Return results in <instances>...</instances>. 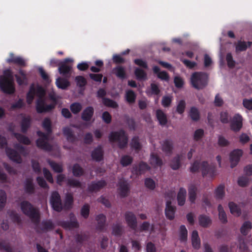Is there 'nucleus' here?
Listing matches in <instances>:
<instances>
[{"label":"nucleus","instance_id":"c03bdc74","mask_svg":"<svg viewBox=\"0 0 252 252\" xmlns=\"http://www.w3.org/2000/svg\"><path fill=\"white\" fill-rule=\"evenodd\" d=\"M224 185H220L215 190V197L217 199H222L225 195Z\"/></svg>","mask_w":252,"mask_h":252},{"label":"nucleus","instance_id":"79ce46f5","mask_svg":"<svg viewBox=\"0 0 252 252\" xmlns=\"http://www.w3.org/2000/svg\"><path fill=\"white\" fill-rule=\"evenodd\" d=\"M189 116L191 119L195 122L198 121L200 119V113L197 108L192 107L190 108Z\"/></svg>","mask_w":252,"mask_h":252},{"label":"nucleus","instance_id":"423d86ee","mask_svg":"<svg viewBox=\"0 0 252 252\" xmlns=\"http://www.w3.org/2000/svg\"><path fill=\"white\" fill-rule=\"evenodd\" d=\"M208 75L202 72H195L191 76L190 82L192 87L197 90L203 89L208 83Z\"/></svg>","mask_w":252,"mask_h":252},{"label":"nucleus","instance_id":"603ef678","mask_svg":"<svg viewBox=\"0 0 252 252\" xmlns=\"http://www.w3.org/2000/svg\"><path fill=\"white\" fill-rule=\"evenodd\" d=\"M102 102L105 106L107 107H109L112 108H117L118 107V103L114 100L109 98H103Z\"/></svg>","mask_w":252,"mask_h":252},{"label":"nucleus","instance_id":"b1692460","mask_svg":"<svg viewBox=\"0 0 252 252\" xmlns=\"http://www.w3.org/2000/svg\"><path fill=\"white\" fill-rule=\"evenodd\" d=\"M63 134L66 137V140L70 142L74 143L76 140V137L73 133L72 129L69 127L63 128Z\"/></svg>","mask_w":252,"mask_h":252},{"label":"nucleus","instance_id":"69168bd1","mask_svg":"<svg viewBox=\"0 0 252 252\" xmlns=\"http://www.w3.org/2000/svg\"><path fill=\"white\" fill-rule=\"evenodd\" d=\"M172 97L170 96H163L161 100V104L164 107H168L172 102Z\"/></svg>","mask_w":252,"mask_h":252},{"label":"nucleus","instance_id":"5701e85b","mask_svg":"<svg viewBox=\"0 0 252 252\" xmlns=\"http://www.w3.org/2000/svg\"><path fill=\"white\" fill-rule=\"evenodd\" d=\"M96 220L97 221V224L96 227V229L100 231H102L105 228L106 220V216L102 214H99L96 216Z\"/></svg>","mask_w":252,"mask_h":252},{"label":"nucleus","instance_id":"f03ea898","mask_svg":"<svg viewBox=\"0 0 252 252\" xmlns=\"http://www.w3.org/2000/svg\"><path fill=\"white\" fill-rule=\"evenodd\" d=\"M20 208L23 213L28 217L33 223L36 225L39 224L40 219L39 212L29 201H22L20 203Z\"/></svg>","mask_w":252,"mask_h":252},{"label":"nucleus","instance_id":"4d7b16f0","mask_svg":"<svg viewBox=\"0 0 252 252\" xmlns=\"http://www.w3.org/2000/svg\"><path fill=\"white\" fill-rule=\"evenodd\" d=\"M77 85L80 88L84 87L87 84L86 79L82 76H77L75 78Z\"/></svg>","mask_w":252,"mask_h":252},{"label":"nucleus","instance_id":"e433bc0d","mask_svg":"<svg viewBox=\"0 0 252 252\" xmlns=\"http://www.w3.org/2000/svg\"><path fill=\"white\" fill-rule=\"evenodd\" d=\"M13 135L20 143L26 145H29L31 143L30 139L26 136L17 132H13Z\"/></svg>","mask_w":252,"mask_h":252},{"label":"nucleus","instance_id":"20e7f679","mask_svg":"<svg viewBox=\"0 0 252 252\" xmlns=\"http://www.w3.org/2000/svg\"><path fill=\"white\" fill-rule=\"evenodd\" d=\"M111 143L117 142L118 147L121 149L126 148L128 143V136L124 129L112 131L108 136Z\"/></svg>","mask_w":252,"mask_h":252},{"label":"nucleus","instance_id":"39448f33","mask_svg":"<svg viewBox=\"0 0 252 252\" xmlns=\"http://www.w3.org/2000/svg\"><path fill=\"white\" fill-rule=\"evenodd\" d=\"M201 167L202 176L205 177L209 175L211 177L214 176L215 169L213 166H210L207 161H203L201 163L198 160H195L191 165L190 171L192 173L197 172Z\"/></svg>","mask_w":252,"mask_h":252},{"label":"nucleus","instance_id":"7c9ffc66","mask_svg":"<svg viewBox=\"0 0 252 252\" xmlns=\"http://www.w3.org/2000/svg\"><path fill=\"white\" fill-rule=\"evenodd\" d=\"M150 164L154 167H160L163 164V161L157 154L152 153L150 158Z\"/></svg>","mask_w":252,"mask_h":252},{"label":"nucleus","instance_id":"c9c22d12","mask_svg":"<svg viewBox=\"0 0 252 252\" xmlns=\"http://www.w3.org/2000/svg\"><path fill=\"white\" fill-rule=\"evenodd\" d=\"M113 73L116 76L122 79H124L126 78V73L124 67L118 65L115 67L113 69Z\"/></svg>","mask_w":252,"mask_h":252},{"label":"nucleus","instance_id":"6e6d98bb","mask_svg":"<svg viewBox=\"0 0 252 252\" xmlns=\"http://www.w3.org/2000/svg\"><path fill=\"white\" fill-rule=\"evenodd\" d=\"M123 232V226L120 224L116 223L112 227V234L115 236H121Z\"/></svg>","mask_w":252,"mask_h":252},{"label":"nucleus","instance_id":"6ab92c4d","mask_svg":"<svg viewBox=\"0 0 252 252\" xmlns=\"http://www.w3.org/2000/svg\"><path fill=\"white\" fill-rule=\"evenodd\" d=\"M173 150V142L170 139H166L161 144V150L168 156L172 153Z\"/></svg>","mask_w":252,"mask_h":252},{"label":"nucleus","instance_id":"5fc2aeb1","mask_svg":"<svg viewBox=\"0 0 252 252\" xmlns=\"http://www.w3.org/2000/svg\"><path fill=\"white\" fill-rule=\"evenodd\" d=\"M133 161V158L127 155H125L121 158L120 163L124 167L130 165Z\"/></svg>","mask_w":252,"mask_h":252},{"label":"nucleus","instance_id":"4c0bfd02","mask_svg":"<svg viewBox=\"0 0 252 252\" xmlns=\"http://www.w3.org/2000/svg\"><path fill=\"white\" fill-rule=\"evenodd\" d=\"M181 159L182 156L177 155L171 160L170 165L173 170H176L180 167Z\"/></svg>","mask_w":252,"mask_h":252},{"label":"nucleus","instance_id":"f3484780","mask_svg":"<svg viewBox=\"0 0 252 252\" xmlns=\"http://www.w3.org/2000/svg\"><path fill=\"white\" fill-rule=\"evenodd\" d=\"M91 157L94 160L100 162L103 159L104 151L101 145H98L95 148L91 153Z\"/></svg>","mask_w":252,"mask_h":252},{"label":"nucleus","instance_id":"09e8293b","mask_svg":"<svg viewBox=\"0 0 252 252\" xmlns=\"http://www.w3.org/2000/svg\"><path fill=\"white\" fill-rule=\"evenodd\" d=\"M48 163L54 172L56 173H62L63 171V168L61 164L51 160H48Z\"/></svg>","mask_w":252,"mask_h":252},{"label":"nucleus","instance_id":"e2e57ef3","mask_svg":"<svg viewBox=\"0 0 252 252\" xmlns=\"http://www.w3.org/2000/svg\"><path fill=\"white\" fill-rule=\"evenodd\" d=\"M9 217L13 222L20 224L21 223V219L19 215L14 211L10 212Z\"/></svg>","mask_w":252,"mask_h":252},{"label":"nucleus","instance_id":"1a4fd4ad","mask_svg":"<svg viewBox=\"0 0 252 252\" xmlns=\"http://www.w3.org/2000/svg\"><path fill=\"white\" fill-rule=\"evenodd\" d=\"M50 203L54 211L57 212H61L63 210V205L61 195L57 191L52 192L50 198Z\"/></svg>","mask_w":252,"mask_h":252},{"label":"nucleus","instance_id":"ddd939ff","mask_svg":"<svg viewBox=\"0 0 252 252\" xmlns=\"http://www.w3.org/2000/svg\"><path fill=\"white\" fill-rule=\"evenodd\" d=\"M242 117L240 114H235L230 123L231 129L235 132L239 131L242 127Z\"/></svg>","mask_w":252,"mask_h":252},{"label":"nucleus","instance_id":"f8f14e48","mask_svg":"<svg viewBox=\"0 0 252 252\" xmlns=\"http://www.w3.org/2000/svg\"><path fill=\"white\" fill-rule=\"evenodd\" d=\"M125 219L128 226L135 231L137 227V220L135 214L130 211H126L125 214Z\"/></svg>","mask_w":252,"mask_h":252},{"label":"nucleus","instance_id":"0e129e2a","mask_svg":"<svg viewBox=\"0 0 252 252\" xmlns=\"http://www.w3.org/2000/svg\"><path fill=\"white\" fill-rule=\"evenodd\" d=\"M126 122L127 125L129 129L130 130H135L136 128V124L133 118H129L128 116H126Z\"/></svg>","mask_w":252,"mask_h":252},{"label":"nucleus","instance_id":"4468645a","mask_svg":"<svg viewBox=\"0 0 252 252\" xmlns=\"http://www.w3.org/2000/svg\"><path fill=\"white\" fill-rule=\"evenodd\" d=\"M150 169L149 165L144 161H141L138 165H133L132 169L133 174L139 176L144 173Z\"/></svg>","mask_w":252,"mask_h":252},{"label":"nucleus","instance_id":"a878e982","mask_svg":"<svg viewBox=\"0 0 252 252\" xmlns=\"http://www.w3.org/2000/svg\"><path fill=\"white\" fill-rule=\"evenodd\" d=\"M199 225L204 227H208L212 223V220L210 217L206 215H200L198 217Z\"/></svg>","mask_w":252,"mask_h":252},{"label":"nucleus","instance_id":"a211bd4d","mask_svg":"<svg viewBox=\"0 0 252 252\" xmlns=\"http://www.w3.org/2000/svg\"><path fill=\"white\" fill-rule=\"evenodd\" d=\"M5 152L7 157L11 160L17 163H21L22 162V158L16 150L12 148L7 147L5 149Z\"/></svg>","mask_w":252,"mask_h":252},{"label":"nucleus","instance_id":"13d9d810","mask_svg":"<svg viewBox=\"0 0 252 252\" xmlns=\"http://www.w3.org/2000/svg\"><path fill=\"white\" fill-rule=\"evenodd\" d=\"M218 144L220 147H224L228 146L230 144V142L224 136L219 135L218 137Z\"/></svg>","mask_w":252,"mask_h":252},{"label":"nucleus","instance_id":"a18cd8bd","mask_svg":"<svg viewBox=\"0 0 252 252\" xmlns=\"http://www.w3.org/2000/svg\"><path fill=\"white\" fill-rule=\"evenodd\" d=\"M35 94V88L32 85L30 88V90L27 94V102L30 105L32 103Z\"/></svg>","mask_w":252,"mask_h":252},{"label":"nucleus","instance_id":"0eeeda50","mask_svg":"<svg viewBox=\"0 0 252 252\" xmlns=\"http://www.w3.org/2000/svg\"><path fill=\"white\" fill-rule=\"evenodd\" d=\"M4 76L0 77V87L4 93L12 94L15 92V88L12 81L9 79V77L11 76L10 70H5L4 72Z\"/></svg>","mask_w":252,"mask_h":252},{"label":"nucleus","instance_id":"2eb2a0df","mask_svg":"<svg viewBox=\"0 0 252 252\" xmlns=\"http://www.w3.org/2000/svg\"><path fill=\"white\" fill-rule=\"evenodd\" d=\"M107 185V183L105 180H101L97 182H92L88 187V189L90 192H97L103 189Z\"/></svg>","mask_w":252,"mask_h":252},{"label":"nucleus","instance_id":"473e14b6","mask_svg":"<svg viewBox=\"0 0 252 252\" xmlns=\"http://www.w3.org/2000/svg\"><path fill=\"white\" fill-rule=\"evenodd\" d=\"M31 125V119L30 117H24L21 122V131L26 133Z\"/></svg>","mask_w":252,"mask_h":252},{"label":"nucleus","instance_id":"4be33fe9","mask_svg":"<svg viewBox=\"0 0 252 252\" xmlns=\"http://www.w3.org/2000/svg\"><path fill=\"white\" fill-rule=\"evenodd\" d=\"M176 208L171 205V201H167L166 204V208L165 210V214L166 218L170 220H172L175 217Z\"/></svg>","mask_w":252,"mask_h":252},{"label":"nucleus","instance_id":"393cba45","mask_svg":"<svg viewBox=\"0 0 252 252\" xmlns=\"http://www.w3.org/2000/svg\"><path fill=\"white\" fill-rule=\"evenodd\" d=\"M8 63H13L20 66H25L26 63L25 60L20 57L14 56L13 54H11L10 58L7 60Z\"/></svg>","mask_w":252,"mask_h":252},{"label":"nucleus","instance_id":"9b49d317","mask_svg":"<svg viewBox=\"0 0 252 252\" xmlns=\"http://www.w3.org/2000/svg\"><path fill=\"white\" fill-rule=\"evenodd\" d=\"M243 154V150L239 149H234L230 153L229 160L231 168H233L237 165Z\"/></svg>","mask_w":252,"mask_h":252},{"label":"nucleus","instance_id":"f704fd0d","mask_svg":"<svg viewBox=\"0 0 252 252\" xmlns=\"http://www.w3.org/2000/svg\"><path fill=\"white\" fill-rule=\"evenodd\" d=\"M188 190L189 200L191 203H194L196 198L197 188L194 185H191L189 186Z\"/></svg>","mask_w":252,"mask_h":252},{"label":"nucleus","instance_id":"37998d69","mask_svg":"<svg viewBox=\"0 0 252 252\" xmlns=\"http://www.w3.org/2000/svg\"><path fill=\"white\" fill-rule=\"evenodd\" d=\"M134 75L137 80H145L147 79L146 72L140 68L137 67L134 70Z\"/></svg>","mask_w":252,"mask_h":252},{"label":"nucleus","instance_id":"052dcab7","mask_svg":"<svg viewBox=\"0 0 252 252\" xmlns=\"http://www.w3.org/2000/svg\"><path fill=\"white\" fill-rule=\"evenodd\" d=\"M90 214V206L88 204L84 205L81 209V215L85 219L89 217Z\"/></svg>","mask_w":252,"mask_h":252},{"label":"nucleus","instance_id":"338daca9","mask_svg":"<svg viewBox=\"0 0 252 252\" xmlns=\"http://www.w3.org/2000/svg\"><path fill=\"white\" fill-rule=\"evenodd\" d=\"M186 108V102L184 100L179 101L176 108V111L180 114H183Z\"/></svg>","mask_w":252,"mask_h":252},{"label":"nucleus","instance_id":"aec40b11","mask_svg":"<svg viewBox=\"0 0 252 252\" xmlns=\"http://www.w3.org/2000/svg\"><path fill=\"white\" fill-rule=\"evenodd\" d=\"M94 114V109L92 106H88L85 108L81 114V119L85 122L91 120Z\"/></svg>","mask_w":252,"mask_h":252},{"label":"nucleus","instance_id":"f257e3e1","mask_svg":"<svg viewBox=\"0 0 252 252\" xmlns=\"http://www.w3.org/2000/svg\"><path fill=\"white\" fill-rule=\"evenodd\" d=\"M42 126L46 131V133L38 130L36 132L39 137L36 141V146L44 151L51 152L53 150L52 146L48 142L49 135L52 132V123L50 119L46 118L43 121Z\"/></svg>","mask_w":252,"mask_h":252},{"label":"nucleus","instance_id":"3c124183","mask_svg":"<svg viewBox=\"0 0 252 252\" xmlns=\"http://www.w3.org/2000/svg\"><path fill=\"white\" fill-rule=\"evenodd\" d=\"M188 230L184 225H181L180 227V240L181 242H186L187 240Z\"/></svg>","mask_w":252,"mask_h":252},{"label":"nucleus","instance_id":"680f3d73","mask_svg":"<svg viewBox=\"0 0 252 252\" xmlns=\"http://www.w3.org/2000/svg\"><path fill=\"white\" fill-rule=\"evenodd\" d=\"M6 200V195L5 192L0 190V210L3 209L5 205Z\"/></svg>","mask_w":252,"mask_h":252},{"label":"nucleus","instance_id":"bf43d9fd","mask_svg":"<svg viewBox=\"0 0 252 252\" xmlns=\"http://www.w3.org/2000/svg\"><path fill=\"white\" fill-rule=\"evenodd\" d=\"M131 148L137 151L141 149V145L139 141V138L137 136L133 137L131 143Z\"/></svg>","mask_w":252,"mask_h":252},{"label":"nucleus","instance_id":"8fccbe9b","mask_svg":"<svg viewBox=\"0 0 252 252\" xmlns=\"http://www.w3.org/2000/svg\"><path fill=\"white\" fill-rule=\"evenodd\" d=\"M72 173L75 177H80L83 175L84 170L79 164L76 163L73 166Z\"/></svg>","mask_w":252,"mask_h":252},{"label":"nucleus","instance_id":"412c9836","mask_svg":"<svg viewBox=\"0 0 252 252\" xmlns=\"http://www.w3.org/2000/svg\"><path fill=\"white\" fill-rule=\"evenodd\" d=\"M54 225L51 220H43L38 227V231L46 232L53 229Z\"/></svg>","mask_w":252,"mask_h":252},{"label":"nucleus","instance_id":"c756f323","mask_svg":"<svg viewBox=\"0 0 252 252\" xmlns=\"http://www.w3.org/2000/svg\"><path fill=\"white\" fill-rule=\"evenodd\" d=\"M187 191L183 188H181L177 194V199L179 206H183L186 201Z\"/></svg>","mask_w":252,"mask_h":252},{"label":"nucleus","instance_id":"72a5a7b5","mask_svg":"<svg viewBox=\"0 0 252 252\" xmlns=\"http://www.w3.org/2000/svg\"><path fill=\"white\" fill-rule=\"evenodd\" d=\"M24 189L26 192L29 194H32L34 193L35 188L31 179L28 178L26 180Z\"/></svg>","mask_w":252,"mask_h":252},{"label":"nucleus","instance_id":"dca6fc26","mask_svg":"<svg viewBox=\"0 0 252 252\" xmlns=\"http://www.w3.org/2000/svg\"><path fill=\"white\" fill-rule=\"evenodd\" d=\"M119 193L121 197L124 198L127 196L129 192V187L127 182L125 180H121L118 183Z\"/></svg>","mask_w":252,"mask_h":252},{"label":"nucleus","instance_id":"cd10ccee","mask_svg":"<svg viewBox=\"0 0 252 252\" xmlns=\"http://www.w3.org/2000/svg\"><path fill=\"white\" fill-rule=\"evenodd\" d=\"M252 42L248 41L247 42L245 41H242L239 40L235 45V50L236 52H242L246 51L248 47L251 46Z\"/></svg>","mask_w":252,"mask_h":252},{"label":"nucleus","instance_id":"ea45409f","mask_svg":"<svg viewBox=\"0 0 252 252\" xmlns=\"http://www.w3.org/2000/svg\"><path fill=\"white\" fill-rule=\"evenodd\" d=\"M252 228V224L251 221H246L240 228V232L244 236H246Z\"/></svg>","mask_w":252,"mask_h":252},{"label":"nucleus","instance_id":"6e6552de","mask_svg":"<svg viewBox=\"0 0 252 252\" xmlns=\"http://www.w3.org/2000/svg\"><path fill=\"white\" fill-rule=\"evenodd\" d=\"M73 60L70 58H65L59 63L58 68L60 74L66 78H69L72 69Z\"/></svg>","mask_w":252,"mask_h":252},{"label":"nucleus","instance_id":"49530a36","mask_svg":"<svg viewBox=\"0 0 252 252\" xmlns=\"http://www.w3.org/2000/svg\"><path fill=\"white\" fill-rule=\"evenodd\" d=\"M136 95L131 90H128L126 93V99L130 104L134 103L135 101Z\"/></svg>","mask_w":252,"mask_h":252},{"label":"nucleus","instance_id":"9d476101","mask_svg":"<svg viewBox=\"0 0 252 252\" xmlns=\"http://www.w3.org/2000/svg\"><path fill=\"white\" fill-rule=\"evenodd\" d=\"M70 220H62L59 222V225L65 229H72L79 227V223L73 213L69 214Z\"/></svg>","mask_w":252,"mask_h":252},{"label":"nucleus","instance_id":"2f4dec72","mask_svg":"<svg viewBox=\"0 0 252 252\" xmlns=\"http://www.w3.org/2000/svg\"><path fill=\"white\" fill-rule=\"evenodd\" d=\"M156 117L160 125L164 126L167 123L166 115L160 109L156 111Z\"/></svg>","mask_w":252,"mask_h":252},{"label":"nucleus","instance_id":"de8ad7c7","mask_svg":"<svg viewBox=\"0 0 252 252\" xmlns=\"http://www.w3.org/2000/svg\"><path fill=\"white\" fill-rule=\"evenodd\" d=\"M219 211V218L222 223H226L227 222L226 215L221 205L219 204L218 207Z\"/></svg>","mask_w":252,"mask_h":252},{"label":"nucleus","instance_id":"864d4df0","mask_svg":"<svg viewBox=\"0 0 252 252\" xmlns=\"http://www.w3.org/2000/svg\"><path fill=\"white\" fill-rule=\"evenodd\" d=\"M82 106L79 102H74L70 106V109L72 113L74 114H78L82 110Z\"/></svg>","mask_w":252,"mask_h":252},{"label":"nucleus","instance_id":"7ed1b4c3","mask_svg":"<svg viewBox=\"0 0 252 252\" xmlns=\"http://www.w3.org/2000/svg\"><path fill=\"white\" fill-rule=\"evenodd\" d=\"M35 94L39 97L36 102V110L38 113L50 112L54 109V104L46 105L43 98L45 94V91L41 86H37L35 89Z\"/></svg>","mask_w":252,"mask_h":252},{"label":"nucleus","instance_id":"a19ab883","mask_svg":"<svg viewBox=\"0 0 252 252\" xmlns=\"http://www.w3.org/2000/svg\"><path fill=\"white\" fill-rule=\"evenodd\" d=\"M228 207L232 214L237 216L241 215V210L236 203L233 202H230L228 203Z\"/></svg>","mask_w":252,"mask_h":252},{"label":"nucleus","instance_id":"bb28decb","mask_svg":"<svg viewBox=\"0 0 252 252\" xmlns=\"http://www.w3.org/2000/svg\"><path fill=\"white\" fill-rule=\"evenodd\" d=\"M56 84L58 88L62 90L66 89L70 85L68 78L58 77L56 79Z\"/></svg>","mask_w":252,"mask_h":252},{"label":"nucleus","instance_id":"774afa93","mask_svg":"<svg viewBox=\"0 0 252 252\" xmlns=\"http://www.w3.org/2000/svg\"><path fill=\"white\" fill-rule=\"evenodd\" d=\"M0 250H3L5 252H12V249L9 244L4 241L0 242Z\"/></svg>","mask_w":252,"mask_h":252},{"label":"nucleus","instance_id":"c85d7f7f","mask_svg":"<svg viewBox=\"0 0 252 252\" xmlns=\"http://www.w3.org/2000/svg\"><path fill=\"white\" fill-rule=\"evenodd\" d=\"M191 243L194 249L198 250L200 248V239L197 230H193L192 232Z\"/></svg>","mask_w":252,"mask_h":252},{"label":"nucleus","instance_id":"58836bf2","mask_svg":"<svg viewBox=\"0 0 252 252\" xmlns=\"http://www.w3.org/2000/svg\"><path fill=\"white\" fill-rule=\"evenodd\" d=\"M73 203V197L72 195L71 194H67L63 205V210H70L72 207Z\"/></svg>","mask_w":252,"mask_h":252}]
</instances>
